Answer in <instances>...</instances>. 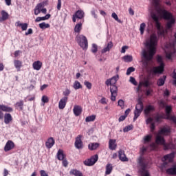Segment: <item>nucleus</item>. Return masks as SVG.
<instances>
[{
  "instance_id": "dca6fc26",
  "label": "nucleus",
  "mask_w": 176,
  "mask_h": 176,
  "mask_svg": "<svg viewBox=\"0 0 176 176\" xmlns=\"http://www.w3.org/2000/svg\"><path fill=\"white\" fill-rule=\"evenodd\" d=\"M170 131H171V129L170 128H167L164 126L158 131V134L160 135H168Z\"/></svg>"
},
{
  "instance_id": "f257e3e1",
  "label": "nucleus",
  "mask_w": 176,
  "mask_h": 176,
  "mask_svg": "<svg viewBox=\"0 0 176 176\" xmlns=\"http://www.w3.org/2000/svg\"><path fill=\"white\" fill-rule=\"evenodd\" d=\"M158 42L159 38L156 34H151L149 39L146 40L145 46L148 51L144 50L142 52V57L144 58L142 61L144 68H148L149 61L153 60V56L156 54V47H157Z\"/></svg>"
},
{
  "instance_id": "79ce46f5",
  "label": "nucleus",
  "mask_w": 176,
  "mask_h": 176,
  "mask_svg": "<svg viewBox=\"0 0 176 176\" xmlns=\"http://www.w3.org/2000/svg\"><path fill=\"white\" fill-rule=\"evenodd\" d=\"M111 17H113V19H114V20H116V21H118V23H120V24H122L123 23V21L122 20L119 19L118 14H116V13H115V12L112 13Z\"/></svg>"
},
{
  "instance_id": "9b49d317",
  "label": "nucleus",
  "mask_w": 176,
  "mask_h": 176,
  "mask_svg": "<svg viewBox=\"0 0 176 176\" xmlns=\"http://www.w3.org/2000/svg\"><path fill=\"white\" fill-rule=\"evenodd\" d=\"M175 155L174 153H171L170 154H167L164 156L162 161L163 162H168V163H173V160H174Z\"/></svg>"
},
{
  "instance_id": "774afa93",
  "label": "nucleus",
  "mask_w": 176,
  "mask_h": 176,
  "mask_svg": "<svg viewBox=\"0 0 176 176\" xmlns=\"http://www.w3.org/2000/svg\"><path fill=\"white\" fill-rule=\"evenodd\" d=\"M100 104H107V98L104 97L102 98V99L100 100Z\"/></svg>"
},
{
  "instance_id": "2f4dec72",
  "label": "nucleus",
  "mask_w": 176,
  "mask_h": 176,
  "mask_svg": "<svg viewBox=\"0 0 176 176\" xmlns=\"http://www.w3.org/2000/svg\"><path fill=\"white\" fill-rule=\"evenodd\" d=\"M17 27H21L22 31H27V28H28V23H21L20 21L16 23Z\"/></svg>"
},
{
  "instance_id": "6ab92c4d",
  "label": "nucleus",
  "mask_w": 176,
  "mask_h": 176,
  "mask_svg": "<svg viewBox=\"0 0 176 176\" xmlns=\"http://www.w3.org/2000/svg\"><path fill=\"white\" fill-rule=\"evenodd\" d=\"M112 47H113V43H112V41H109L107 43V47H105L102 50L101 53L102 54L107 53V52H109L111 49H112Z\"/></svg>"
},
{
  "instance_id": "0e129e2a",
  "label": "nucleus",
  "mask_w": 176,
  "mask_h": 176,
  "mask_svg": "<svg viewBox=\"0 0 176 176\" xmlns=\"http://www.w3.org/2000/svg\"><path fill=\"white\" fill-rule=\"evenodd\" d=\"M169 120H171L172 122H173V123H175V124H176V117L175 116H173L172 117H168Z\"/></svg>"
},
{
  "instance_id": "4be33fe9",
  "label": "nucleus",
  "mask_w": 176,
  "mask_h": 176,
  "mask_svg": "<svg viewBox=\"0 0 176 176\" xmlns=\"http://www.w3.org/2000/svg\"><path fill=\"white\" fill-rule=\"evenodd\" d=\"M105 168V175H109V174H111L113 170V166H112V164H107Z\"/></svg>"
},
{
  "instance_id": "f704fd0d",
  "label": "nucleus",
  "mask_w": 176,
  "mask_h": 176,
  "mask_svg": "<svg viewBox=\"0 0 176 176\" xmlns=\"http://www.w3.org/2000/svg\"><path fill=\"white\" fill-rule=\"evenodd\" d=\"M142 111L140 110H135L134 111V117H133V122H135L138 118H140V116L141 115Z\"/></svg>"
},
{
  "instance_id": "c9c22d12",
  "label": "nucleus",
  "mask_w": 176,
  "mask_h": 176,
  "mask_svg": "<svg viewBox=\"0 0 176 176\" xmlns=\"http://www.w3.org/2000/svg\"><path fill=\"white\" fill-rule=\"evenodd\" d=\"M119 80V76H115L113 78H111L110 79L111 83V86H116V82H118V80Z\"/></svg>"
},
{
  "instance_id": "f3484780",
  "label": "nucleus",
  "mask_w": 176,
  "mask_h": 176,
  "mask_svg": "<svg viewBox=\"0 0 176 176\" xmlns=\"http://www.w3.org/2000/svg\"><path fill=\"white\" fill-rule=\"evenodd\" d=\"M118 145L116 144V140L110 139L109 141V148L111 151H115Z\"/></svg>"
},
{
  "instance_id": "473e14b6",
  "label": "nucleus",
  "mask_w": 176,
  "mask_h": 176,
  "mask_svg": "<svg viewBox=\"0 0 176 176\" xmlns=\"http://www.w3.org/2000/svg\"><path fill=\"white\" fill-rule=\"evenodd\" d=\"M135 109L136 111H143V109H144V104L142 103V102L141 100L138 101V103L136 104Z\"/></svg>"
},
{
  "instance_id": "4d7b16f0",
  "label": "nucleus",
  "mask_w": 176,
  "mask_h": 176,
  "mask_svg": "<svg viewBox=\"0 0 176 176\" xmlns=\"http://www.w3.org/2000/svg\"><path fill=\"white\" fill-rule=\"evenodd\" d=\"M69 94H71V91L68 89H65V91H63V96H65V97H68Z\"/></svg>"
},
{
  "instance_id": "72a5a7b5",
  "label": "nucleus",
  "mask_w": 176,
  "mask_h": 176,
  "mask_svg": "<svg viewBox=\"0 0 176 176\" xmlns=\"http://www.w3.org/2000/svg\"><path fill=\"white\" fill-rule=\"evenodd\" d=\"M1 19H3V21H5L9 19V14L6 12L5 10H1Z\"/></svg>"
},
{
  "instance_id": "aec40b11",
  "label": "nucleus",
  "mask_w": 176,
  "mask_h": 176,
  "mask_svg": "<svg viewBox=\"0 0 176 176\" xmlns=\"http://www.w3.org/2000/svg\"><path fill=\"white\" fill-rule=\"evenodd\" d=\"M153 111H155V107L149 104L146 107V108L144 109V114L146 116H149V114L151 113V112H153Z\"/></svg>"
},
{
  "instance_id": "ea45409f",
  "label": "nucleus",
  "mask_w": 176,
  "mask_h": 176,
  "mask_svg": "<svg viewBox=\"0 0 176 176\" xmlns=\"http://www.w3.org/2000/svg\"><path fill=\"white\" fill-rule=\"evenodd\" d=\"M73 87L75 89V90H79V89H82V85H80L79 81H75Z\"/></svg>"
},
{
  "instance_id": "f03ea898",
  "label": "nucleus",
  "mask_w": 176,
  "mask_h": 176,
  "mask_svg": "<svg viewBox=\"0 0 176 176\" xmlns=\"http://www.w3.org/2000/svg\"><path fill=\"white\" fill-rule=\"evenodd\" d=\"M157 12L160 14L162 19H164V20L168 21L166 25V30H170L173 28V25L175 24V18H174V16H173V14L162 8H159L157 10Z\"/></svg>"
},
{
  "instance_id": "864d4df0",
  "label": "nucleus",
  "mask_w": 176,
  "mask_h": 176,
  "mask_svg": "<svg viewBox=\"0 0 176 176\" xmlns=\"http://www.w3.org/2000/svg\"><path fill=\"white\" fill-rule=\"evenodd\" d=\"M98 50V47L97 45L93 44L92 49H91L92 53H97Z\"/></svg>"
},
{
  "instance_id": "c03bdc74",
  "label": "nucleus",
  "mask_w": 176,
  "mask_h": 176,
  "mask_svg": "<svg viewBox=\"0 0 176 176\" xmlns=\"http://www.w3.org/2000/svg\"><path fill=\"white\" fill-rule=\"evenodd\" d=\"M164 146V151H168V149H171V146H173V144L171 143H166V142L162 144Z\"/></svg>"
},
{
  "instance_id": "603ef678",
  "label": "nucleus",
  "mask_w": 176,
  "mask_h": 176,
  "mask_svg": "<svg viewBox=\"0 0 176 176\" xmlns=\"http://www.w3.org/2000/svg\"><path fill=\"white\" fill-rule=\"evenodd\" d=\"M42 102H44V104H46L49 102V98L47 96H43L41 98Z\"/></svg>"
},
{
  "instance_id": "3c124183",
  "label": "nucleus",
  "mask_w": 176,
  "mask_h": 176,
  "mask_svg": "<svg viewBox=\"0 0 176 176\" xmlns=\"http://www.w3.org/2000/svg\"><path fill=\"white\" fill-rule=\"evenodd\" d=\"M146 151H148V147H145V146H142V148H140V155L142 156H144V154L145 153V152H146Z\"/></svg>"
},
{
  "instance_id": "5fc2aeb1",
  "label": "nucleus",
  "mask_w": 176,
  "mask_h": 176,
  "mask_svg": "<svg viewBox=\"0 0 176 176\" xmlns=\"http://www.w3.org/2000/svg\"><path fill=\"white\" fill-rule=\"evenodd\" d=\"M84 85L86 86V87L89 89L91 90V82H89V81H85L84 82Z\"/></svg>"
},
{
  "instance_id": "b1692460",
  "label": "nucleus",
  "mask_w": 176,
  "mask_h": 176,
  "mask_svg": "<svg viewBox=\"0 0 176 176\" xmlns=\"http://www.w3.org/2000/svg\"><path fill=\"white\" fill-rule=\"evenodd\" d=\"M14 65L18 72H20L21 67H23V62L19 60H14Z\"/></svg>"
},
{
  "instance_id": "6e6552de",
  "label": "nucleus",
  "mask_w": 176,
  "mask_h": 176,
  "mask_svg": "<svg viewBox=\"0 0 176 176\" xmlns=\"http://www.w3.org/2000/svg\"><path fill=\"white\" fill-rule=\"evenodd\" d=\"M82 138H83V135H78L76 138L74 145L76 149H83V142L82 141Z\"/></svg>"
},
{
  "instance_id": "37998d69",
  "label": "nucleus",
  "mask_w": 176,
  "mask_h": 176,
  "mask_svg": "<svg viewBox=\"0 0 176 176\" xmlns=\"http://www.w3.org/2000/svg\"><path fill=\"white\" fill-rule=\"evenodd\" d=\"M123 60L126 62V63H131V61H133V56H130V55H126L124 56L123 57Z\"/></svg>"
},
{
  "instance_id": "052dcab7",
  "label": "nucleus",
  "mask_w": 176,
  "mask_h": 176,
  "mask_svg": "<svg viewBox=\"0 0 176 176\" xmlns=\"http://www.w3.org/2000/svg\"><path fill=\"white\" fill-rule=\"evenodd\" d=\"M118 104V106L120 107L121 108H123V107H124V101H123V100H119Z\"/></svg>"
},
{
  "instance_id": "09e8293b",
  "label": "nucleus",
  "mask_w": 176,
  "mask_h": 176,
  "mask_svg": "<svg viewBox=\"0 0 176 176\" xmlns=\"http://www.w3.org/2000/svg\"><path fill=\"white\" fill-rule=\"evenodd\" d=\"M129 82H131V83H132V85H134V86L138 85V82H137V80H135V78L134 77L131 76Z\"/></svg>"
},
{
  "instance_id": "cd10ccee",
  "label": "nucleus",
  "mask_w": 176,
  "mask_h": 176,
  "mask_svg": "<svg viewBox=\"0 0 176 176\" xmlns=\"http://www.w3.org/2000/svg\"><path fill=\"white\" fill-rule=\"evenodd\" d=\"M100 146V144L99 143H89L88 145V148L89 149V151H96V149H97V148H98Z\"/></svg>"
},
{
  "instance_id": "bb28decb",
  "label": "nucleus",
  "mask_w": 176,
  "mask_h": 176,
  "mask_svg": "<svg viewBox=\"0 0 176 176\" xmlns=\"http://www.w3.org/2000/svg\"><path fill=\"white\" fill-rule=\"evenodd\" d=\"M32 65L34 69H36V71H39L42 68V63L40 60L35 61Z\"/></svg>"
},
{
  "instance_id": "338daca9",
  "label": "nucleus",
  "mask_w": 176,
  "mask_h": 176,
  "mask_svg": "<svg viewBox=\"0 0 176 176\" xmlns=\"http://www.w3.org/2000/svg\"><path fill=\"white\" fill-rule=\"evenodd\" d=\"M40 174H41V176H49V175L46 173V171H45V170H40Z\"/></svg>"
},
{
  "instance_id": "423d86ee",
  "label": "nucleus",
  "mask_w": 176,
  "mask_h": 176,
  "mask_svg": "<svg viewBox=\"0 0 176 176\" xmlns=\"http://www.w3.org/2000/svg\"><path fill=\"white\" fill-rule=\"evenodd\" d=\"M98 161V155L96 154L95 155L91 156L90 158L85 160L83 162L85 166H88L89 167L94 166L96 163Z\"/></svg>"
},
{
  "instance_id": "bf43d9fd",
  "label": "nucleus",
  "mask_w": 176,
  "mask_h": 176,
  "mask_svg": "<svg viewBox=\"0 0 176 176\" xmlns=\"http://www.w3.org/2000/svg\"><path fill=\"white\" fill-rule=\"evenodd\" d=\"M151 17L154 20V21H155V23H157L159 21V17H157V14H153Z\"/></svg>"
},
{
  "instance_id": "13d9d810",
  "label": "nucleus",
  "mask_w": 176,
  "mask_h": 176,
  "mask_svg": "<svg viewBox=\"0 0 176 176\" xmlns=\"http://www.w3.org/2000/svg\"><path fill=\"white\" fill-rule=\"evenodd\" d=\"M151 131L153 133L155 131V129H156V126L155 125V122H152L150 125Z\"/></svg>"
},
{
  "instance_id": "2eb2a0df",
  "label": "nucleus",
  "mask_w": 176,
  "mask_h": 176,
  "mask_svg": "<svg viewBox=\"0 0 176 176\" xmlns=\"http://www.w3.org/2000/svg\"><path fill=\"white\" fill-rule=\"evenodd\" d=\"M118 157L121 162H129V158L126 156L124 151L119 150L118 151Z\"/></svg>"
},
{
  "instance_id": "a18cd8bd",
  "label": "nucleus",
  "mask_w": 176,
  "mask_h": 176,
  "mask_svg": "<svg viewBox=\"0 0 176 176\" xmlns=\"http://www.w3.org/2000/svg\"><path fill=\"white\" fill-rule=\"evenodd\" d=\"M145 27H146V25H145V23H142L140 24V31L141 35H144V32L145 31Z\"/></svg>"
},
{
  "instance_id": "39448f33",
  "label": "nucleus",
  "mask_w": 176,
  "mask_h": 176,
  "mask_svg": "<svg viewBox=\"0 0 176 176\" xmlns=\"http://www.w3.org/2000/svg\"><path fill=\"white\" fill-rule=\"evenodd\" d=\"M138 163L142 168V176H149V173L146 170L147 164L145 163L142 156H140L138 159Z\"/></svg>"
},
{
  "instance_id": "c85d7f7f",
  "label": "nucleus",
  "mask_w": 176,
  "mask_h": 176,
  "mask_svg": "<svg viewBox=\"0 0 176 176\" xmlns=\"http://www.w3.org/2000/svg\"><path fill=\"white\" fill-rule=\"evenodd\" d=\"M74 16H76V19L82 20V19L85 17V12L82 10H78L75 12Z\"/></svg>"
},
{
  "instance_id": "e433bc0d",
  "label": "nucleus",
  "mask_w": 176,
  "mask_h": 176,
  "mask_svg": "<svg viewBox=\"0 0 176 176\" xmlns=\"http://www.w3.org/2000/svg\"><path fill=\"white\" fill-rule=\"evenodd\" d=\"M39 27L41 30H46V28H50V24L43 22L39 23Z\"/></svg>"
},
{
  "instance_id": "a211bd4d",
  "label": "nucleus",
  "mask_w": 176,
  "mask_h": 176,
  "mask_svg": "<svg viewBox=\"0 0 176 176\" xmlns=\"http://www.w3.org/2000/svg\"><path fill=\"white\" fill-rule=\"evenodd\" d=\"M75 116H79L82 113V107L79 105H75L73 109Z\"/></svg>"
},
{
  "instance_id": "ddd939ff",
  "label": "nucleus",
  "mask_w": 176,
  "mask_h": 176,
  "mask_svg": "<svg viewBox=\"0 0 176 176\" xmlns=\"http://www.w3.org/2000/svg\"><path fill=\"white\" fill-rule=\"evenodd\" d=\"M54 144H56V141L54 140V138L52 137H50L47 139V142H45V146L47 148V149H50L53 148Z\"/></svg>"
},
{
  "instance_id": "69168bd1",
  "label": "nucleus",
  "mask_w": 176,
  "mask_h": 176,
  "mask_svg": "<svg viewBox=\"0 0 176 176\" xmlns=\"http://www.w3.org/2000/svg\"><path fill=\"white\" fill-rule=\"evenodd\" d=\"M57 10H61V0H58V3H57Z\"/></svg>"
},
{
  "instance_id": "9d476101",
  "label": "nucleus",
  "mask_w": 176,
  "mask_h": 176,
  "mask_svg": "<svg viewBox=\"0 0 176 176\" xmlns=\"http://www.w3.org/2000/svg\"><path fill=\"white\" fill-rule=\"evenodd\" d=\"M15 146L16 145L14 144V142H13V141L8 140L4 146V152H9V151L14 149Z\"/></svg>"
},
{
  "instance_id": "c756f323",
  "label": "nucleus",
  "mask_w": 176,
  "mask_h": 176,
  "mask_svg": "<svg viewBox=\"0 0 176 176\" xmlns=\"http://www.w3.org/2000/svg\"><path fill=\"white\" fill-rule=\"evenodd\" d=\"M57 159H58V160H64V159H65V155L64 151L63 150L60 149L58 151Z\"/></svg>"
},
{
  "instance_id": "de8ad7c7",
  "label": "nucleus",
  "mask_w": 176,
  "mask_h": 176,
  "mask_svg": "<svg viewBox=\"0 0 176 176\" xmlns=\"http://www.w3.org/2000/svg\"><path fill=\"white\" fill-rule=\"evenodd\" d=\"M133 125H128L124 128L123 131L124 133H127L130 131V130H133Z\"/></svg>"
},
{
  "instance_id": "4468645a",
  "label": "nucleus",
  "mask_w": 176,
  "mask_h": 176,
  "mask_svg": "<svg viewBox=\"0 0 176 176\" xmlns=\"http://www.w3.org/2000/svg\"><path fill=\"white\" fill-rule=\"evenodd\" d=\"M3 118L5 124H9L10 123H12V122H13V117H12V114L9 113H6Z\"/></svg>"
},
{
  "instance_id": "7c9ffc66",
  "label": "nucleus",
  "mask_w": 176,
  "mask_h": 176,
  "mask_svg": "<svg viewBox=\"0 0 176 176\" xmlns=\"http://www.w3.org/2000/svg\"><path fill=\"white\" fill-rule=\"evenodd\" d=\"M69 174L70 175L74 176H83V173H82V172L76 169H72L69 172Z\"/></svg>"
},
{
  "instance_id": "58836bf2",
  "label": "nucleus",
  "mask_w": 176,
  "mask_h": 176,
  "mask_svg": "<svg viewBox=\"0 0 176 176\" xmlns=\"http://www.w3.org/2000/svg\"><path fill=\"white\" fill-rule=\"evenodd\" d=\"M162 119H163V116L162 114H156V116L154 117V120L157 123H159L162 122Z\"/></svg>"
},
{
  "instance_id": "5701e85b",
  "label": "nucleus",
  "mask_w": 176,
  "mask_h": 176,
  "mask_svg": "<svg viewBox=\"0 0 176 176\" xmlns=\"http://www.w3.org/2000/svg\"><path fill=\"white\" fill-rule=\"evenodd\" d=\"M14 107L16 109H19V111H23V109H24V100H19V102H16Z\"/></svg>"
},
{
  "instance_id": "6e6d98bb",
  "label": "nucleus",
  "mask_w": 176,
  "mask_h": 176,
  "mask_svg": "<svg viewBox=\"0 0 176 176\" xmlns=\"http://www.w3.org/2000/svg\"><path fill=\"white\" fill-rule=\"evenodd\" d=\"M62 164L63 167H68V161L67 160L66 158H65L64 160H62Z\"/></svg>"
},
{
  "instance_id": "a878e982",
  "label": "nucleus",
  "mask_w": 176,
  "mask_h": 176,
  "mask_svg": "<svg viewBox=\"0 0 176 176\" xmlns=\"http://www.w3.org/2000/svg\"><path fill=\"white\" fill-rule=\"evenodd\" d=\"M165 111H166V113L167 116L166 119H168V120H170V118H171L174 116H170V113H171V111H173V107L171 106H166L165 107Z\"/></svg>"
},
{
  "instance_id": "393cba45",
  "label": "nucleus",
  "mask_w": 176,
  "mask_h": 176,
  "mask_svg": "<svg viewBox=\"0 0 176 176\" xmlns=\"http://www.w3.org/2000/svg\"><path fill=\"white\" fill-rule=\"evenodd\" d=\"M166 79H167V76H163L162 78H160L157 81V86H164V83H166Z\"/></svg>"
},
{
  "instance_id": "8fccbe9b",
  "label": "nucleus",
  "mask_w": 176,
  "mask_h": 176,
  "mask_svg": "<svg viewBox=\"0 0 176 176\" xmlns=\"http://www.w3.org/2000/svg\"><path fill=\"white\" fill-rule=\"evenodd\" d=\"M134 71H135V68L133 67H129L126 70V75H130L131 72H134Z\"/></svg>"
},
{
  "instance_id": "a19ab883",
  "label": "nucleus",
  "mask_w": 176,
  "mask_h": 176,
  "mask_svg": "<svg viewBox=\"0 0 176 176\" xmlns=\"http://www.w3.org/2000/svg\"><path fill=\"white\" fill-rule=\"evenodd\" d=\"M95 120H96V115L89 116L85 118V122H94Z\"/></svg>"
},
{
  "instance_id": "0eeeda50",
  "label": "nucleus",
  "mask_w": 176,
  "mask_h": 176,
  "mask_svg": "<svg viewBox=\"0 0 176 176\" xmlns=\"http://www.w3.org/2000/svg\"><path fill=\"white\" fill-rule=\"evenodd\" d=\"M3 112H13V108L5 104H0V120L3 119Z\"/></svg>"
},
{
  "instance_id": "412c9836",
  "label": "nucleus",
  "mask_w": 176,
  "mask_h": 176,
  "mask_svg": "<svg viewBox=\"0 0 176 176\" xmlns=\"http://www.w3.org/2000/svg\"><path fill=\"white\" fill-rule=\"evenodd\" d=\"M155 142L156 144H160V145H163L166 142V140H164V138L162 137V135H160L158 133V135L156 136V138H155Z\"/></svg>"
},
{
  "instance_id": "49530a36",
  "label": "nucleus",
  "mask_w": 176,
  "mask_h": 176,
  "mask_svg": "<svg viewBox=\"0 0 176 176\" xmlns=\"http://www.w3.org/2000/svg\"><path fill=\"white\" fill-rule=\"evenodd\" d=\"M152 140V135H147L144 138V144H146V142H151Z\"/></svg>"
},
{
  "instance_id": "7ed1b4c3",
  "label": "nucleus",
  "mask_w": 176,
  "mask_h": 176,
  "mask_svg": "<svg viewBox=\"0 0 176 176\" xmlns=\"http://www.w3.org/2000/svg\"><path fill=\"white\" fill-rule=\"evenodd\" d=\"M157 61L160 63V65L153 67V69L150 71L152 75H157V74H162L163 72H164V63H163V58L162 56H158Z\"/></svg>"
},
{
  "instance_id": "f8f14e48",
  "label": "nucleus",
  "mask_w": 176,
  "mask_h": 176,
  "mask_svg": "<svg viewBox=\"0 0 176 176\" xmlns=\"http://www.w3.org/2000/svg\"><path fill=\"white\" fill-rule=\"evenodd\" d=\"M68 101V97L64 96L58 102V108L59 109H64L65 108V105H67V102Z\"/></svg>"
},
{
  "instance_id": "e2e57ef3",
  "label": "nucleus",
  "mask_w": 176,
  "mask_h": 176,
  "mask_svg": "<svg viewBox=\"0 0 176 176\" xmlns=\"http://www.w3.org/2000/svg\"><path fill=\"white\" fill-rule=\"evenodd\" d=\"M153 122V118H152L151 117H148L146 120V124H149V123H152Z\"/></svg>"
},
{
  "instance_id": "680f3d73",
  "label": "nucleus",
  "mask_w": 176,
  "mask_h": 176,
  "mask_svg": "<svg viewBox=\"0 0 176 176\" xmlns=\"http://www.w3.org/2000/svg\"><path fill=\"white\" fill-rule=\"evenodd\" d=\"M43 8V4L42 3L37 4V6H36V8L38 9V10L40 11L42 10Z\"/></svg>"
},
{
  "instance_id": "4c0bfd02",
  "label": "nucleus",
  "mask_w": 176,
  "mask_h": 176,
  "mask_svg": "<svg viewBox=\"0 0 176 176\" xmlns=\"http://www.w3.org/2000/svg\"><path fill=\"white\" fill-rule=\"evenodd\" d=\"M74 31L75 32H77L78 34H79V32H80V31H82V23H77L74 28Z\"/></svg>"
},
{
  "instance_id": "20e7f679",
  "label": "nucleus",
  "mask_w": 176,
  "mask_h": 176,
  "mask_svg": "<svg viewBox=\"0 0 176 176\" xmlns=\"http://www.w3.org/2000/svg\"><path fill=\"white\" fill-rule=\"evenodd\" d=\"M76 41L79 46L82 48V50H87V47H89L87 38L84 35H79L76 37Z\"/></svg>"
},
{
  "instance_id": "1a4fd4ad",
  "label": "nucleus",
  "mask_w": 176,
  "mask_h": 176,
  "mask_svg": "<svg viewBox=\"0 0 176 176\" xmlns=\"http://www.w3.org/2000/svg\"><path fill=\"white\" fill-rule=\"evenodd\" d=\"M111 100V101H116V96H118V87L116 85H111L110 87Z\"/></svg>"
}]
</instances>
